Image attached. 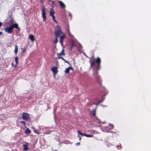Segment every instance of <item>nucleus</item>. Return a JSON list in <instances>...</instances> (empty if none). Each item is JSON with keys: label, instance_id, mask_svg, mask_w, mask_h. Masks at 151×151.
Instances as JSON below:
<instances>
[{"label": "nucleus", "instance_id": "f257e3e1", "mask_svg": "<svg viewBox=\"0 0 151 151\" xmlns=\"http://www.w3.org/2000/svg\"><path fill=\"white\" fill-rule=\"evenodd\" d=\"M54 32L55 36L57 37H59L61 34H63L61 28L58 25L55 27Z\"/></svg>", "mask_w": 151, "mask_h": 151}, {"label": "nucleus", "instance_id": "f03ea898", "mask_svg": "<svg viewBox=\"0 0 151 151\" xmlns=\"http://www.w3.org/2000/svg\"><path fill=\"white\" fill-rule=\"evenodd\" d=\"M42 10V15L43 19V21L45 22H46V17H45L46 13L45 9V7L44 6H43V8L41 9Z\"/></svg>", "mask_w": 151, "mask_h": 151}, {"label": "nucleus", "instance_id": "7ed1b4c3", "mask_svg": "<svg viewBox=\"0 0 151 151\" xmlns=\"http://www.w3.org/2000/svg\"><path fill=\"white\" fill-rule=\"evenodd\" d=\"M29 114L27 113H23L22 115V118L25 121H27L29 118Z\"/></svg>", "mask_w": 151, "mask_h": 151}, {"label": "nucleus", "instance_id": "20e7f679", "mask_svg": "<svg viewBox=\"0 0 151 151\" xmlns=\"http://www.w3.org/2000/svg\"><path fill=\"white\" fill-rule=\"evenodd\" d=\"M4 31L9 34H11L12 33V28L11 26L6 27L4 29Z\"/></svg>", "mask_w": 151, "mask_h": 151}, {"label": "nucleus", "instance_id": "39448f33", "mask_svg": "<svg viewBox=\"0 0 151 151\" xmlns=\"http://www.w3.org/2000/svg\"><path fill=\"white\" fill-rule=\"evenodd\" d=\"M65 37V35L64 34H63V35L60 36V42L62 46H63V40Z\"/></svg>", "mask_w": 151, "mask_h": 151}, {"label": "nucleus", "instance_id": "423d86ee", "mask_svg": "<svg viewBox=\"0 0 151 151\" xmlns=\"http://www.w3.org/2000/svg\"><path fill=\"white\" fill-rule=\"evenodd\" d=\"M11 27L12 29H13L14 28H15L16 29H18L19 30H20L18 26V24L17 23H15L13 24H12L11 26Z\"/></svg>", "mask_w": 151, "mask_h": 151}, {"label": "nucleus", "instance_id": "0eeeda50", "mask_svg": "<svg viewBox=\"0 0 151 151\" xmlns=\"http://www.w3.org/2000/svg\"><path fill=\"white\" fill-rule=\"evenodd\" d=\"M52 71L54 74H56L58 72L57 68L56 67H54L52 69Z\"/></svg>", "mask_w": 151, "mask_h": 151}, {"label": "nucleus", "instance_id": "6e6552de", "mask_svg": "<svg viewBox=\"0 0 151 151\" xmlns=\"http://www.w3.org/2000/svg\"><path fill=\"white\" fill-rule=\"evenodd\" d=\"M57 55L58 57V58H59V57H60V56L62 55H65L64 53V50L63 49L62 50V51L60 53H57Z\"/></svg>", "mask_w": 151, "mask_h": 151}, {"label": "nucleus", "instance_id": "1a4fd4ad", "mask_svg": "<svg viewBox=\"0 0 151 151\" xmlns=\"http://www.w3.org/2000/svg\"><path fill=\"white\" fill-rule=\"evenodd\" d=\"M73 68L71 67H69L68 68L65 69V73H68L69 72L70 70H72Z\"/></svg>", "mask_w": 151, "mask_h": 151}, {"label": "nucleus", "instance_id": "9d476101", "mask_svg": "<svg viewBox=\"0 0 151 151\" xmlns=\"http://www.w3.org/2000/svg\"><path fill=\"white\" fill-rule=\"evenodd\" d=\"M101 60L100 58L98 57L95 60V62L98 64V65L100 64Z\"/></svg>", "mask_w": 151, "mask_h": 151}, {"label": "nucleus", "instance_id": "9b49d317", "mask_svg": "<svg viewBox=\"0 0 151 151\" xmlns=\"http://www.w3.org/2000/svg\"><path fill=\"white\" fill-rule=\"evenodd\" d=\"M29 39L33 42L34 40V36L32 35H29Z\"/></svg>", "mask_w": 151, "mask_h": 151}, {"label": "nucleus", "instance_id": "f8f14e48", "mask_svg": "<svg viewBox=\"0 0 151 151\" xmlns=\"http://www.w3.org/2000/svg\"><path fill=\"white\" fill-rule=\"evenodd\" d=\"M58 3L61 7L63 8L65 7V4L63 3V2L62 1H59Z\"/></svg>", "mask_w": 151, "mask_h": 151}, {"label": "nucleus", "instance_id": "ddd939ff", "mask_svg": "<svg viewBox=\"0 0 151 151\" xmlns=\"http://www.w3.org/2000/svg\"><path fill=\"white\" fill-rule=\"evenodd\" d=\"M28 145L27 144H24L23 145V150H24L26 151L28 149V148L27 147Z\"/></svg>", "mask_w": 151, "mask_h": 151}, {"label": "nucleus", "instance_id": "4468645a", "mask_svg": "<svg viewBox=\"0 0 151 151\" xmlns=\"http://www.w3.org/2000/svg\"><path fill=\"white\" fill-rule=\"evenodd\" d=\"M31 132V130L27 128L25 131V133L26 134H29Z\"/></svg>", "mask_w": 151, "mask_h": 151}, {"label": "nucleus", "instance_id": "2eb2a0df", "mask_svg": "<svg viewBox=\"0 0 151 151\" xmlns=\"http://www.w3.org/2000/svg\"><path fill=\"white\" fill-rule=\"evenodd\" d=\"M50 16L54 14L55 12H54L53 9H51L50 10Z\"/></svg>", "mask_w": 151, "mask_h": 151}, {"label": "nucleus", "instance_id": "dca6fc26", "mask_svg": "<svg viewBox=\"0 0 151 151\" xmlns=\"http://www.w3.org/2000/svg\"><path fill=\"white\" fill-rule=\"evenodd\" d=\"M71 48L74 47L75 46V44L73 40L71 41Z\"/></svg>", "mask_w": 151, "mask_h": 151}, {"label": "nucleus", "instance_id": "f3484780", "mask_svg": "<svg viewBox=\"0 0 151 151\" xmlns=\"http://www.w3.org/2000/svg\"><path fill=\"white\" fill-rule=\"evenodd\" d=\"M52 19L54 21V22H55L56 23H58V22L55 19V17L54 15H52L51 16Z\"/></svg>", "mask_w": 151, "mask_h": 151}, {"label": "nucleus", "instance_id": "a211bd4d", "mask_svg": "<svg viewBox=\"0 0 151 151\" xmlns=\"http://www.w3.org/2000/svg\"><path fill=\"white\" fill-rule=\"evenodd\" d=\"M18 46L17 45H15V47L14 52L16 54H17L18 52Z\"/></svg>", "mask_w": 151, "mask_h": 151}, {"label": "nucleus", "instance_id": "6ab92c4d", "mask_svg": "<svg viewBox=\"0 0 151 151\" xmlns=\"http://www.w3.org/2000/svg\"><path fill=\"white\" fill-rule=\"evenodd\" d=\"M59 58L62 59L65 63H68V64L70 65V64L68 61H66L64 58L62 57H59Z\"/></svg>", "mask_w": 151, "mask_h": 151}, {"label": "nucleus", "instance_id": "aec40b11", "mask_svg": "<svg viewBox=\"0 0 151 151\" xmlns=\"http://www.w3.org/2000/svg\"><path fill=\"white\" fill-rule=\"evenodd\" d=\"M15 61L16 64V65H17L18 63V58L17 56L15 57Z\"/></svg>", "mask_w": 151, "mask_h": 151}, {"label": "nucleus", "instance_id": "412c9836", "mask_svg": "<svg viewBox=\"0 0 151 151\" xmlns=\"http://www.w3.org/2000/svg\"><path fill=\"white\" fill-rule=\"evenodd\" d=\"M78 133L79 134H80L82 136H86V134H83V133H81V132L80 131H79V130H78Z\"/></svg>", "mask_w": 151, "mask_h": 151}, {"label": "nucleus", "instance_id": "4be33fe9", "mask_svg": "<svg viewBox=\"0 0 151 151\" xmlns=\"http://www.w3.org/2000/svg\"><path fill=\"white\" fill-rule=\"evenodd\" d=\"M93 136V135H88V134H86V137H92Z\"/></svg>", "mask_w": 151, "mask_h": 151}, {"label": "nucleus", "instance_id": "5701e85b", "mask_svg": "<svg viewBox=\"0 0 151 151\" xmlns=\"http://www.w3.org/2000/svg\"><path fill=\"white\" fill-rule=\"evenodd\" d=\"M96 109H95L93 110V116H95L96 115Z\"/></svg>", "mask_w": 151, "mask_h": 151}, {"label": "nucleus", "instance_id": "b1692460", "mask_svg": "<svg viewBox=\"0 0 151 151\" xmlns=\"http://www.w3.org/2000/svg\"><path fill=\"white\" fill-rule=\"evenodd\" d=\"M55 36V41H54V42L55 43H56L58 42V37H57L56 36Z\"/></svg>", "mask_w": 151, "mask_h": 151}, {"label": "nucleus", "instance_id": "393cba45", "mask_svg": "<svg viewBox=\"0 0 151 151\" xmlns=\"http://www.w3.org/2000/svg\"><path fill=\"white\" fill-rule=\"evenodd\" d=\"M68 33H69V36H70V37H71V38H73V35H72L71 34V33H70V32L69 31H68Z\"/></svg>", "mask_w": 151, "mask_h": 151}, {"label": "nucleus", "instance_id": "a878e982", "mask_svg": "<svg viewBox=\"0 0 151 151\" xmlns=\"http://www.w3.org/2000/svg\"><path fill=\"white\" fill-rule=\"evenodd\" d=\"M94 62L93 61L91 63V67H93L94 66Z\"/></svg>", "mask_w": 151, "mask_h": 151}, {"label": "nucleus", "instance_id": "bb28decb", "mask_svg": "<svg viewBox=\"0 0 151 151\" xmlns=\"http://www.w3.org/2000/svg\"><path fill=\"white\" fill-rule=\"evenodd\" d=\"M109 126L111 127V128L110 129H112L114 128V126L113 124H109Z\"/></svg>", "mask_w": 151, "mask_h": 151}, {"label": "nucleus", "instance_id": "cd10ccee", "mask_svg": "<svg viewBox=\"0 0 151 151\" xmlns=\"http://www.w3.org/2000/svg\"><path fill=\"white\" fill-rule=\"evenodd\" d=\"M20 123L23 124L24 126H26L25 123L23 121H21L20 122Z\"/></svg>", "mask_w": 151, "mask_h": 151}, {"label": "nucleus", "instance_id": "c85d7f7f", "mask_svg": "<svg viewBox=\"0 0 151 151\" xmlns=\"http://www.w3.org/2000/svg\"><path fill=\"white\" fill-rule=\"evenodd\" d=\"M100 68V65H98V66L97 68L98 70H99Z\"/></svg>", "mask_w": 151, "mask_h": 151}, {"label": "nucleus", "instance_id": "c756f323", "mask_svg": "<svg viewBox=\"0 0 151 151\" xmlns=\"http://www.w3.org/2000/svg\"><path fill=\"white\" fill-rule=\"evenodd\" d=\"M80 144V142H77V143H76V146H78V145H79Z\"/></svg>", "mask_w": 151, "mask_h": 151}, {"label": "nucleus", "instance_id": "7c9ffc66", "mask_svg": "<svg viewBox=\"0 0 151 151\" xmlns=\"http://www.w3.org/2000/svg\"><path fill=\"white\" fill-rule=\"evenodd\" d=\"M78 137L79 138V140L80 141V140H81V137H80V136H79V135H78Z\"/></svg>", "mask_w": 151, "mask_h": 151}, {"label": "nucleus", "instance_id": "2f4dec72", "mask_svg": "<svg viewBox=\"0 0 151 151\" xmlns=\"http://www.w3.org/2000/svg\"><path fill=\"white\" fill-rule=\"evenodd\" d=\"M34 132L35 133H37V134H39V133H38V132H37V131H35V130H34Z\"/></svg>", "mask_w": 151, "mask_h": 151}, {"label": "nucleus", "instance_id": "473e14b6", "mask_svg": "<svg viewBox=\"0 0 151 151\" xmlns=\"http://www.w3.org/2000/svg\"><path fill=\"white\" fill-rule=\"evenodd\" d=\"M2 34V32H0V35Z\"/></svg>", "mask_w": 151, "mask_h": 151}, {"label": "nucleus", "instance_id": "72a5a7b5", "mask_svg": "<svg viewBox=\"0 0 151 151\" xmlns=\"http://www.w3.org/2000/svg\"><path fill=\"white\" fill-rule=\"evenodd\" d=\"M69 15H70V16H72V15H71V14L70 12H69Z\"/></svg>", "mask_w": 151, "mask_h": 151}, {"label": "nucleus", "instance_id": "f704fd0d", "mask_svg": "<svg viewBox=\"0 0 151 151\" xmlns=\"http://www.w3.org/2000/svg\"><path fill=\"white\" fill-rule=\"evenodd\" d=\"M92 59H93V56H92V58H91Z\"/></svg>", "mask_w": 151, "mask_h": 151}, {"label": "nucleus", "instance_id": "c9c22d12", "mask_svg": "<svg viewBox=\"0 0 151 151\" xmlns=\"http://www.w3.org/2000/svg\"><path fill=\"white\" fill-rule=\"evenodd\" d=\"M105 128H107V127H105Z\"/></svg>", "mask_w": 151, "mask_h": 151}, {"label": "nucleus", "instance_id": "e433bc0d", "mask_svg": "<svg viewBox=\"0 0 151 151\" xmlns=\"http://www.w3.org/2000/svg\"><path fill=\"white\" fill-rule=\"evenodd\" d=\"M12 65H13V63H12Z\"/></svg>", "mask_w": 151, "mask_h": 151}, {"label": "nucleus", "instance_id": "4c0bfd02", "mask_svg": "<svg viewBox=\"0 0 151 151\" xmlns=\"http://www.w3.org/2000/svg\"><path fill=\"white\" fill-rule=\"evenodd\" d=\"M25 51V49H24V51Z\"/></svg>", "mask_w": 151, "mask_h": 151}, {"label": "nucleus", "instance_id": "58836bf2", "mask_svg": "<svg viewBox=\"0 0 151 151\" xmlns=\"http://www.w3.org/2000/svg\"><path fill=\"white\" fill-rule=\"evenodd\" d=\"M25 51V49H24V51Z\"/></svg>", "mask_w": 151, "mask_h": 151}, {"label": "nucleus", "instance_id": "ea45409f", "mask_svg": "<svg viewBox=\"0 0 151 151\" xmlns=\"http://www.w3.org/2000/svg\"><path fill=\"white\" fill-rule=\"evenodd\" d=\"M57 151V150H55V151Z\"/></svg>", "mask_w": 151, "mask_h": 151}]
</instances>
